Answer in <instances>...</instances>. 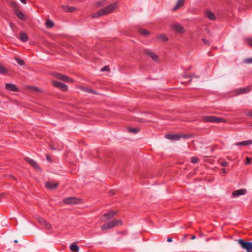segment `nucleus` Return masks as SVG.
Listing matches in <instances>:
<instances>
[{"label": "nucleus", "mask_w": 252, "mask_h": 252, "mask_svg": "<svg viewBox=\"0 0 252 252\" xmlns=\"http://www.w3.org/2000/svg\"><path fill=\"white\" fill-rule=\"evenodd\" d=\"M117 7L118 4L116 2L110 4L106 7L100 9L95 13H94L92 15V17L97 18L103 15H108L115 10Z\"/></svg>", "instance_id": "f257e3e1"}, {"label": "nucleus", "mask_w": 252, "mask_h": 252, "mask_svg": "<svg viewBox=\"0 0 252 252\" xmlns=\"http://www.w3.org/2000/svg\"><path fill=\"white\" fill-rule=\"evenodd\" d=\"M122 224V221L121 220H113L104 224L101 227L102 230L111 229Z\"/></svg>", "instance_id": "f03ea898"}, {"label": "nucleus", "mask_w": 252, "mask_h": 252, "mask_svg": "<svg viewBox=\"0 0 252 252\" xmlns=\"http://www.w3.org/2000/svg\"><path fill=\"white\" fill-rule=\"evenodd\" d=\"M238 243L243 249L247 250V252H252V242H245L240 239L238 240Z\"/></svg>", "instance_id": "7ed1b4c3"}, {"label": "nucleus", "mask_w": 252, "mask_h": 252, "mask_svg": "<svg viewBox=\"0 0 252 252\" xmlns=\"http://www.w3.org/2000/svg\"><path fill=\"white\" fill-rule=\"evenodd\" d=\"M203 120L206 122L220 123L225 122V120L222 118H218L215 116H205L203 117Z\"/></svg>", "instance_id": "20e7f679"}, {"label": "nucleus", "mask_w": 252, "mask_h": 252, "mask_svg": "<svg viewBox=\"0 0 252 252\" xmlns=\"http://www.w3.org/2000/svg\"><path fill=\"white\" fill-rule=\"evenodd\" d=\"M144 53L146 55H147L149 57L151 58V59L156 63H160V60L158 56L155 53L151 51L150 50H144Z\"/></svg>", "instance_id": "39448f33"}, {"label": "nucleus", "mask_w": 252, "mask_h": 252, "mask_svg": "<svg viewBox=\"0 0 252 252\" xmlns=\"http://www.w3.org/2000/svg\"><path fill=\"white\" fill-rule=\"evenodd\" d=\"M63 202L66 204H76L81 202V200L74 197H68L63 200Z\"/></svg>", "instance_id": "423d86ee"}, {"label": "nucleus", "mask_w": 252, "mask_h": 252, "mask_svg": "<svg viewBox=\"0 0 252 252\" xmlns=\"http://www.w3.org/2000/svg\"><path fill=\"white\" fill-rule=\"evenodd\" d=\"M173 30L179 33H183L185 32L184 27L178 23H175L171 27Z\"/></svg>", "instance_id": "0eeeda50"}, {"label": "nucleus", "mask_w": 252, "mask_h": 252, "mask_svg": "<svg viewBox=\"0 0 252 252\" xmlns=\"http://www.w3.org/2000/svg\"><path fill=\"white\" fill-rule=\"evenodd\" d=\"M165 137L168 139L173 140V141H177L179 140L182 137H185L182 135L180 134H168L165 135Z\"/></svg>", "instance_id": "6e6552de"}, {"label": "nucleus", "mask_w": 252, "mask_h": 252, "mask_svg": "<svg viewBox=\"0 0 252 252\" xmlns=\"http://www.w3.org/2000/svg\"><path fill=\"white\" fill-rule=\"evenodd\" d=\"M53 85L55 87L59 88L62 91H66L67 90V86L63 83H60L59 82H57L55 81H52Z\"/></svg>", "instance_id": "1a4fd4ad"}, {"label": "nucleus", "mask_w": 252, "mask_h": 252, "mask_svg": "<svg viewBox=\"0 0 252 252\" xmlns=\"http://www.w3.org/2000/svg\"><path fill=\"white\" fill-rule=\"evenodd\" d=\"M24 159L26 162L31 164L35 169L39 170V167L35 161L28 157H25Z\"/></svg>", "instance_id": "9d476101"}, {"label": "nucleus", "mask_w": 252, "mask_h": 252, "mask_svg": "<svg viewBox=\"0 0 252 252\" xmlns=\"http://www.w3.org/2000/svg\"><path fill=\"white\" fill-rule=\"evenodd\" d=\"M39 223L44 226L46 229L50 230L51 229L52 226L50 224L47 222L44 219L41 218H38Z\"/></svg>", "instance_id": "9b49d317"}, {"label": "nucleus", "mask_w": 252, "mask_h": 252, "mask_svg": "<svg viewBox=\"0 0 252 252\" xmlns=\"http://www.w3.org/2000/svg\"><path fill=\"white\" fill-rule=\"evenodd\" d=\"M247 190L245 189H239L233 191L232 195L234 197H238L240 195H244L246 193Z\"/></svg>", "instance_id": "f8f14e48"}, {"label": "nucleus", "mask_w": 252, "mask_h": 252, "mask_svg": "<svg viewBox=\"0 0 252 252\" xmlns=\"http://www.w3.org/2000/svg\"><path fill=\"white\" fill-rule=\"evenodd\" d=\"M141 131L140 127L129 126L127 127V131L133 134H136Z\"/></svg>", "instance_id": "ddd939ff"}, {"label": "nucleus", "mask_w": 252, "mask_h": 252, "mask_svg": "<svg viewBox=\"0 0 252 252\" xmlns=\"http://www.w3.org/2000/svg\"><path fill=\"white\" fill-rule=\"evenodd\" d=\"M5 88L8 91L13 92H18V89L17 87L13 84L7 83L5 84Z\"/></svg>", "instance_id": "4468645a"}, {"label": "nucleus", "mask_w": 252, "mask_h": 252, "mask_svg": "<svg viewBox=\"0 0 252 252\" xmlns=\"http://www.w3.org/2000/svg\"><path fill=\"white\" fill-rule=\"evenodd\" d=\"M78 88L80 90H81L84 92L88 93L97 94V93L94 90H92V89H91L90 88H88V87H86L85 86H79V87H78Z\"/></svg>", "instance_id": "2eb2a0df"}, {"label": "nucleus", "mask_w": 252, "mask_h": 252, "mask_svg": "<svg viewBox=\"0 0 252 252\" xmlns=\"http://www.w3.org/2000/svg\"><path fill=\"white\" fill-rule=\"evenodd\" d=\"M117 214V211H111L107 213H105L103 215V217L106 218L107 220H108L112 218L115 215Z\"/></svg>", "instance_id": "dca6fc26"}, {"label": "nucleus", "mask_w": 252, "mask_h": 252, "mask_svg": "<svg viewBox=\"0 0 252 252\" xmlns=\"http://www.w3.org/2000/svg\"><path fill=\"white\" fill-rule=\"evenodd\" d=\"M15 14L17 15V16L22 20H25L26 19V16L18 9H16L14 10Z\"/></svg>", "instance_id": "f3484780"}, {"label": "nucleus", "mask_w": 252, "mask_h": 252, "mask_svg": "<svg viewBox=\"0 0 252 252\" xmlns=\"http://www.w3.org/2000/svg\"><path fill=\"white\" fill-rule=\"evenodd\" d=\"M58 185L59 184L57 183L47 182L45 186L48 189H51L57 188Z\"/></svg>", "instance_id": "a211bd4d"}, {"label": "nucleus", "mask_w": 252, "mask_h": 252, "mask_svg": "<svg viewBox=\"0 0 252 252\" xmlns=\"http://www.w3.org/2000/svg\"><path fill=\"white\" fill-rule=\"evenodd\" d=\"M252 144V141L251 140L244 141L242 142H237L235 145L237 146H246Z\"/></svg>", "instance_id": "6ab92c4d"}, {"label": "nucleus", "mask_w": 252, "mask_h": 252, "mask_svg": "<svg viewBox=\"0 0 252 252\" xmlns=\"http://www.w3.org/2000/svg\"><path fill=\"white\" fill-rule=\"evenodd\" d=\"M185 1V0H178L176 5L173 8V10H176L177 9L182 7L184 5Z\"/></svg>", "instance_id": "aec40b11"}, {"label": "nucleus", "mask_w": 252, "mask_h": 252, "mask_svg": "<svg viewBox=\"0 0 252 252\" xmlns=\"http://www.w3.org/2000/svg\"><path fill=\"white\" fill-rule=\"evenodd\" d=\"M62 7L63 9L66 12H72L76 10V8L75 7H69L65 5H63Z\"/></svg>", "instance_id": "412c9836"}, {"label": "nucleus", "mask_w": 252, "mask_h": 252, "mask_svg": "<svg viewBox=\"0 0 252 252\" xmlns=\"http://www.w3.org/2000/svg\"><path fill=\"white\" fill-rule=\"evenodd\" d=\"M158 40L162 41H166L168 38L164 34H160L157 35Z\"/></svg>", "instance_id": "4be33fe9"}, {"label": "nucleus", "mask_w": 252, "mask_h": 252, "mask_svg": "<svg viewBox=\"0 0 252 252\" xmlns=\"http://www.w3.org/2000/svg\"><path fill=\"white\" fill-rule=\"evenodd\" d=\"M70 250L74 252H78L79 250V247L75 244H72L70 246Z\"/></svg>", "instance_id": "5701e85b"}, {"label": "nucleus", "mask_w": 252, "mask_h": 252, "mask_svg": "<svg viewBox=\"0 0 252 252\" xmlns=\"http://www.w3.org/2000/svg\"><path fill=\"white\" fill-rule=\"evenodd\" d=\"M250 91L249 88H242L238 90V93L239 94H242L249 92Z\"/></svg>", "instance_id": "b1692460"}, {"label": "nucleus", "mask_w": 252, "mask_h": 252, "mask_svg": "<svg viewBox=\"0 0 252 252\" xmlns=\"http://www.w3.org/2000/svg\"><path fill=\"white\" fill-rule=\"evenodd\" d=\"M45 25H46V27L48 28H52L54 27V23H53V22L52 20L48 19V20H47L46 23H45Z\"/></svg>", "instance_id": "393cba45"}, {"label": "nucleus", "mask_w": 252, "mask_h": 252, "mask_svg": "<svg viewBox=\"0 0 252 252\" xmlns=\"http://www.w3.org/2000/svg\"><path fill=\"white\" fill-rule=\"evenodd\" d=\"M206 15L207 17L210 20H213L215 19V15L211 11H207L206 12Z\"/></svg>", "instance_id": "a878e982"}, {"label": "nucleus", "mask_w": 252, "mask_h": 252, "mask_svg": "<svg viewBox=\"0 0 252 252\" xmlns=\"http://www.w3.org/2000/svg\"><path fill=\"white\" fill-rule=\"evenodd\" d=\"M62 80L66 82H70L72 83L73 82V80L71 78H69L67 76L63 75Z\"/></svg>", "instance_id": "bb28decb"}, {"label": "nucleus", "mask_w": 252, "mask_h": 252, "mask_svg": "<svg viewBox=\"0 0 252 252\" xmlns=\"http://www.w3.org/2000/svg\"><path fill=\"white\" fill-rule=\"evenodd\" d=\"M20 39L23 41H26L28 40V36L25 33H22L20 35Z\"/></svg>", "instance_id": "cd10ccee"}, {"label": "nucleus", "mask_w": 252, "mask_h": 252, "mask_svg": "<svg viewBox=\"0 0 252 252\" xmlns=\"http://www.w3.org/2000/svg\"><path fill=\"white\" fill-rule=\"evenodd\" d=\"M7 72L6 69L0 64V73L5 74Z\"/></svg>", "instance_id": "c85d7f7f"}, {"label": "nucleus", "mask_w": 252, "mask_h": 252, "mask_svg": "<svg viewBox=\"0 0 252 252\" xmlns=\"http://www.w3.org/2000/svg\"><path fill=\"white\" fill-rule=\"evenodd\" d=\"M53 75L57 78L62 80L63 75L60 73H54L53 74Z\"/></svg>", "instance_id": "c756f323"}, {"label": "nucleus", "mask_w": 252, "mask_h": 252, "mask_svg": "<svg viewBox=\"0 0 252 252\" xmlns=\"http://www.w3.org/2000/svg\"><path fill=\"white\" fill-rule=\"evenodd\" d=\"M16 61L17 62V63L20 64V65H23L25 63V62L23 60L20 59H19V58H16Z\"/></svg>", "instance_id": "7c9ffc66"}, {"label": "nucleus", "mask_w": 252, "mask_h": 252, "mask_svg": "<svg viewBox=\"0 0 252 252\" xmlns=\"http://www.w3.org/2000/svg\"><path fill=\"white\" fill-rule=\"evenodd\" d=\"M11 5L14 8V10L18 9L19 5L15 1H12L11 2Z\"/></svg>", "instance_id": "2f4dec72"}, {"label": "nucleus", "mask_w": 252, "mask_h": 252, "mask_svg": "<svg viewBox=\"0 0 252 252\" xmlns=\"http://www.w3.org/2000/svg\"><path fill=\"white\" fill-rule=\"evenodd\" d=\"M244 63L248 64L252 63V58L246 59L244 60Z\"/></svg>", "instance_id": "473e14b6"}, {"label": "nucleus", "mask_w": 252, "mask_h": 252, "mask_svg": "<svg viewBox=\"0 0 252 252\" xmlns=\"http://www.w3.org/2000/svg\"><path fill=\"white\" fill-rule=\"evenodd\" d=\"M110 68L108 66H105L101 69V71H109Z\"/></svg>", "instance_id": "72a5a7b5"}, {"label": "nucleus", "mask_w": 252, "mask_h": 252, "mask_svg": "<svg viewBox=\"0 0 252 252\" xmlns=\"http://www.w3.org/2000/svg\"><path fill=\"white\" fill-rule=\"evenodd\" d=\"M149 34V32H148L146 30L143 29V36H147Z\"/></svg>", "instance_id": "f704fd0d"}, {"label": "nucleus", "mask_w": 252, "mask_h": 252, "mask_svg": "<svg viewBox=\"0 0 252 252\" xmlns=\"http://www.w3.org/2000/svg\"><path fill=\"white\" fill-rule=\"evenodd\" d=\"M191 160L192 163H195L197 162L198 158L196 157H193L191 158Z\"/></svg>", "instance_id": "c9c22d12"}, {"label": "nucleus", "mask_w": 252, "mask_h": 252, "mask_svg": "<svg viewBox=\"0 0 252 252\" xmlns=\"http://www.w3.org/2000/svg\"><path fill=\"white\" fill-rule=\"evenodd\" d=\"M28 88L30 89L33 90L36 92H39V91H40L39 89H38V88L35 87H29Z\"/></svg>", "instance_id": "e433bc0d"}, {"label": "nucleus", "mask_w": 252, "mask_h": 252, "mask_svg": "<svg viewBox=\"0 0 252 252\" xmlns=\"http://www.w3.org/2000/svg\"><path fill=\"white\" fill-rule=\"evenodd\" d=\"M247 41L248 43L250 45V46L252 47V38H247Z\"/></svg>", "instance_id": "4c0bfd02"}, {"label": "nucleus", "mask_w": 252, "mask_h": 252, "mask_svg": "<svg viewBox=\"0 0 252 252\" xmlns=\"http://www.w3.org/2000/svg\"><path fill=\"white\" fill-rule=\"evenodd\" d=\"M251 162V158H250L249 157L246 158V164H249Z\"/></svg>", "instance_id": "58836bf2"}, {"label": "nucleus", "mask_w": 252, "mask_h": 252, "mask_svg": "<svg viewBox=\"0 0 252 252\" xmlns=\"http://www.w3.org/2000/svg\"><path fill=\"white\" fill-rule=\"evenodd\" d=\"M96 5L98 7H100V6H102L103 5V4L102 3V2H100V1H98L96 3Z\"/></svg>", "instance_id": "ea45409f"}, {"label": "nucleus", "mask_w": 252, "mask_h": 252, "mask_svg": "<svg viewBox=\"0 0 252 252\" xmlns=\"http://www.w3.org/2000/svg\"><path fill=\"white\" fill-rule=\"evenodd\" d=\"M198 78V76H197L196 75H192L191 76V78L190 79V81H191L192 80H193L194 79V78Z\"/></svg>", "instance_id": "a19ab883"}, {"label": "nucleus", "mask_w": 252, "mask_h": 252, "mask_svg": "<svg viewBox=\"0 0 252 252\" xmlns=\"http://www.w3.org/2000/svg\"><path fill=\"white\" fill-rule=\"evenodd\" d=\"M246 115L248 116L252 117V111H251L248 112L246 114Z\"/></svg>", "instance_id": "79ce46f5"}, {"label": "nucleus", "mask_w": 252, "mask_h": 252, "mask_svg": "<svg viewBox=\"0 0 252 252\" xmlns=\"http://www.w3.org/2000/svg\"><path fill=\"white\" fill-rule=\"evenodd\" d=\"M221 164L223 166H226L227 165V163L226 162H222Z\"/></svg>", "instance_id": "37998d69"}, {"label": "nucleus", "mask_w": 252, "mask_h": 252, "mask_svg": "<svg viewBox=\"0 0 252 252\" xmlns=\"http://www.w3.org/2000/svg\"><path fill=\"white\" fill-rule=\"evenodd\" d=\"M109 193L110 195H114L115 194V191L114 190H111L110 192H109Z\"/></svg>", "instance_id": "c03bdc74"}, {"label": "nucleus", "mask_w": 252, "mask_h": 252, "mask_svg": "<svg viewBox=\"0 0 252 252\" xmlns=\"http://www.w3.org/2000/svg\"><path fill=\"white\" fill-rule=\"evenodd\" d=\"M202 40H203V42H204V43L205 44H209L208 41L206 39H203Z\"/></svg>", "instance_id": "a18cd8bd"}, {"label": "nucleus", "mask_w": 252, "mask_h": 252, "mask_svg": "<svg viewBox=\"0 0 252 252\" xmlns=\"http://www.w3.org/2000/svg\"><path fill=\"white\" fill-rule=\"evenodd\" d=\"M46 159L47 160L49 161H51V158L49 156V155H47L46 156Z\"/></svg>", "instance_id": "49530a36"}, {"label": "nucleus", "mask_w": 252, "mask_h": 252, "mask_svg": "<svg viewBox=\"0 0 252 252\" xmlns=\"http://www.w3.org/2000/svg\"><path fill=\"white\" fill-rule=\"evenodd\" d=\"M172 241V239L171 238H167V242H171Z\"/></svg>", "instance_id": "de8ad7c7"}, {"label": "nucleus", "mask_w": 252, "mask_h": 252, "mask_svg": "<svg viewBox=\"0 0 252 252\" xmlns=\"http://www.w3.org/2000/svg\"><path fill=\"white\" fill-rule=\"evenodd\" d=\"M23 3L26 4L27 1L26 0H20Z\"/></svg>", "instance_id": "09e8293b"}, {"label": "nucleus", "mask_w": 252, "mask_h": 252, "mask_svg": "<svg viewBox=\"0 0 252 252\" xmlns=\"http://www.w3.org/2000/svg\"><path fill=\"white\" fill-rule=\"evenodd\" d=\"M15 25L13 23H10V26L11 27V28H12L13 26H14Z\"/></svg>", "instance_id": "8fccbe9b"}, {"label": "nucleus", "mask_w": 252, "mask_h": 252, "mask_svg": "<svg viewBox=\"0 0 252 252\" xmlns=\"http://www.w3.org/2000/svg\"><path fill=\"white\" fill-rule=\"evenodd\" d=\"M195 238H196L195 236L193 235V236H192V237L191 238V239H192V240H194V239H195Z\"/></svg>", "instance_id": "3c124183"}, {"label": "nucleus", "mask_w": 252, "mask_h": 252, "mask_svg": "<svg viewBox=\"0 0 252 252\" xmlns=\"http://www.w3.org/2000/svg\"><path fill=\"white\" fill-rule=\"evenodd\" d=\"M222 172L224 173H225V169L224 168H222Z\"/></svg>", "instance_id": "603ef678"}, {"label": "nucleus", "mask_w": 252, "mask_h": 252, "mask_svg": "<svg viewBox=\"0 0 252 252\" xmlns=\"http://www.w3.org/2000/svg\"><path fill=\"white\" fill-rule=\"evenodd\" d=\"M51 148H52L53 150H56V148L54 146H51Z\"/></svg>", "instance_id": "864d4df0"}, {"label": "nucleus", "mask_w": 252, "mask_h": 252, "mask_svg": "<svg viewBox=\"0 0 252 252\" xmlns=\"http://www.w3.org/2000/svg\"><path fill=\"white\" fill-rule=\"evenodd\" d=\"M14 243H18V240H14Z\"/></svg>", "instance_id": "5fc2aeb1"}]
</instances>
